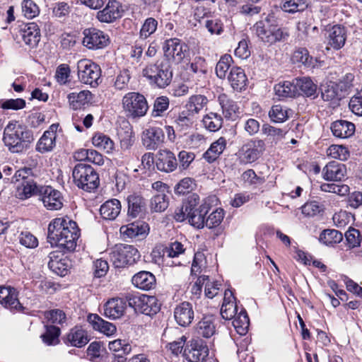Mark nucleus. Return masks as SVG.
Here are the masks:
<instances>
[{
	"label": "nucleus",
	"instance_id": "nucleus-59",
	"mask_svg": "<svg viewBox=\"0 0 362 362\" xmlns=\"http://www.w3.org/2000/svg\"><path fill=\"white\" fill-rule=\"evenodd\" d=\"M19 243L26 248L33 249L37 247V238L30 231H22L18 236Z\"/></svg>",
	"mask_w": 362,
	"mask_h": 362
},
{
	"label": "nucleus",
	"instance_id": "nucleus-14",
	"mask_svg": "<svg viewBox=\"0 0 362 362\" xmlns=\"http://www.w3.org/2000/svg\"><path fill=\"white\" fill-rule=\"evenodd\" d=\"M164 132L160 127H151L142 132L141 141L148 150L158 149L164 143Z\"/></svg>",
	"mask_w": 362,
	"mask_h": 362
},
{
	"label": "nucleus",
	"instance_id": "nucleus-10",
	"mask_svg": "<svg viewBox=\"0 0 362 362\" xmlns=\"http://www.w3.org/2000/svg\"><path fill=\"white\" fill-rule=\"evenodd\" d=\"M265 151V143L262 139H251L243 144L237 153L240 163L249 164L256 161Z\"/></svg>",
	"mask_w": 362,
	"mask_h": 362
},
{
	"label": "nucleus",
	"instance_id": "nucleus-24",
	"mask_svg": "<svg viewBox=\"0 0 362 362\" xmlns=\"http://www.w3.org/2000/svg\"><path fill=\"white\" fill-rule=\"evenodd\" d=\"M346 173L345 165L338 161L329 162L322 170L323 177L327 180L340 181L344 177Z\"/></svg>",
	"mask_w": 362,
	"mask_h": 362
},
{
	"label": "nucleus",
	"instance_id": "nucleus-21",
	"mask_svg": "<svg viewBox=\"0 0 362 362\" xmlns=\"http://www.w3.org/2000/svg\"><path fill=\"white\" fill-rule=\"evenodd\" d=\"M327 32V40L329 46L336 50L344 47L346 40V30L344 26L334 25Z\"/></svg>",
	"mask_w": 362,
	"mask_h": 362
},
{
	"label": "nucleus",
	"instance_id": "nucleus-9",
	"mask_svg": "<svg viewBox=\"0 0 362 362\" xmlns=\"http://www.w3.org/2000/svg\"><path fill=\"white\" fill-rule=\"evenodd\" d=\"M77 69L78 78L82 83L91 86L99 84L101 69L98 64L89 59H83L78 62Z\"/></svg>",
	"mask_w": 362,
	"mask_h": 362
},
{
	"label": "nucleus",
	"instance_id": "nucleus-48",
	"mask_svg": "<svg viewBox=\"0 0 362 362\" xmlns=\"http://www.w3.org/2000/svg\"><path fill=\"white\" fill-rule=\"evenodd\" d=\"M45 329V332L41 336L43 342L48 346L58 344L60 334L59 328L53 325H46Z\"/></svg>",
	"mask_w": 362,
	"mask_h": 362
},
{
	"label": "nucleus",
	"instance_id": "nucleus-40",
	"mask_svg": "<svg viewBox=\"0 0 362 362\" xmlns=\"http://www.w3.org/2000/svg\"><path fill=\"white\" fill-rule=\"evenodd\" d=\"M218 100L225 117L233 119L237 111L238 110L237 103L230 99L226 94L220 95Z\"/></svg>",
	"mask_w": 362,
	"mask_h": 362
},
{
	"label": "nucleus",
	"instance_id": "nucleus-62",
	"mask_svg": "<svg viewBox=\"0 0 362 362\" xmlns=\"http://www.w3.org/2000/svg\"><path fill=\"white\" fill-rule=\"evenodd\" d=\"M347 245L349 248L359 247L362 240V237L358 230L349 228L345 233Z\"/></svg>",
	"mask_w": 362,
	"mask_h": 362
},
{
	"label": "nucleus",
	"instance_id": "nucleus-32",
	"mask_svg": "<svg viewBox=\"0 0 362 362\" xmlns=\"http://www.w3.org/2000/svg\"><path fill=\"white\" fill-rule=\"evenodd\" d=\"M228 80L233 89L237 91L243 90L247 82L245 71L238 66H234L230 69Z\"/></svg>",
	"mask_w": 362,
	"mask_h": 362
},
{
	"label": "nucleus",
	"instance_id": "nucleus-15",
	"mask_svg": "<svg viewBox=\"0 0 362 362\" xmlns=\"http://www.w3.org/2000/svg\"><path fill=\"white\" fill-rule=\"evenodd\" d=\"M39 194L44 206L47 209L58 210L62 207V197L59 191L50 186H41Z\"/></svg>",
	"mask_w": 362,
	"mask_h": 362
},
{
	"label": "nucleus",
	"instance_id": "nucleus-54",
	"mask_svg": "<svg viewBox=\"0 0 362 362\" xmlns=\"http://www.w3.org/2000/svg\"><path fill=\"white\" fill-rule=\"evenodd\" d=\"M23 15L29 19L37 16L40 13L39 6L33 0H23L21 3Z\"/></svg>",
	"mask_w": 362,
	"mask_h": 362
},
{
	"label": "nucleus",
	"instance_id": "nucleus-5",
	"mask_svg": "<svg viewBox=\"0 0 362 362\" xmlns=\"http://www.w3.org/2000/svg\"><path fill=\"white\" fill-rule=\"evenodd\" d=\"M74 184L80 189L91 192L98 188L100 180L96 171L89 165L78 163L72 171Z\"/></svg>",
	"mask_w": 362,
	"mask_h": 362
},
{
	"label": "nucleus",
	"instance_id": "nucleus-2",
	"mask_svg": "<svg viewBox=\"0 0 362 362\" xmlns=\"http://www.w3.org/2000/svg\"><path fill=\"white\" fill-rule=\"evenodd\" d=\"M251 29L259 41L268 45L284 41L288 36L284 29L279 27L272 14H263Z\"/></svg>",
	"mask_w": 362,
	"mask_h": 362
},
{
	"label": "nucleus",
	"instance_id": "nucleus-27",
	"mask_svg": "<svg viewBox=\"0 0 362 362\" xmlns=\"http://www.w3.org/2000/svg\"><path fill=\"white\" fill-rule=\"evenodd\" d=\"M297 95H301L308 98H315L317 96V85L309 77L295 78Z\"/></svg>",
	"mask_w": 362,
	"mask_h": 362
},
{
	"label": "nucleus",
	"instance_id": "nucleus-46",
	"mask_svg": "<svg viewBox=\"0 0 362 362\" xmlns=\"http://www.w3.org/2000/svg\"><path fill=\"white\" fill-rule=\"evenodd\" d=\"M168 205V197L165 193H157L151 199V209L154 212L164 211Z\"/></svg>",
	"mask_w": 362,
	"mask_h": 362
},
{
	"label": "nucleus",
	"instance_id": "nucleus-29",
	"mask_svg": "<svg viewBox=\"0 0 362 362\" xmlns=\"http://www.w3.org/2000/svg\"><path fill=\"white\" fill-rule=\"evenodd\" d=\"M149 230L148 224L144 222H134L120 228V233L124 238H134L145 236Z\"/></svg>",
	"mask_w": 362,
	"mask_h": 362
},
{
	"label": "nucleus",
	"instance_id": "nucleus-36",
	"mask_svg": "<svg viewBox=\"0 0 362 362\" xmlns=\"http://www.w3.org/2000/svg\"><path fill=\"white\" fill-rule=\"evenodd\" d=\"M226 146V140L220 137L212 143L209 149L203 154V158L209 163H214L223 153Z\"/></svg>",
	"mask_w": 362,
	"mask_h": 362
},
{
	"label": "nucleus",
	"instance_id": "nucleus-42",
	"mask_svg": "<svg viewBox=\"0 0 362 362\" xmlns=\"http://www.w3.org/2000/svg\"><path fill=\"white\" fill-rule=\"evenodd\" d=\"M232 320L233 325L236 332L240 335L245 334L250 325V320L246 310L242 308Z\"/></svg>",
	"mask_w": 362,
	"mask_h": 362
},
{
	"label": "nucleus",
	"instance_id": "nucleus-35",
	"mask_svg": "<svg viewBox=\"0 0 362 362\" xmlns=\"http://www.w3.org/2000/svg\"><path fill=\"white\" fill-rule=\"evenodd\" d=\"M67 341L74 346L82 347L90 341L88 332L81 327H75L67 335Z\"/></svg>",
	"mask_w": 362,
	"mask_h": 362
},
{
	"label": "nucleus",
	"instance_id": "nucleus-41",
	"mask_svg": "<svg viewBox=\"0 0 362 362\" xmlns=\"http://www.w3.org/2000/svg\"><path fill=\"white\" fill-rule=\"evenodd\" d=\"M91 93L89 90H81L78 93L73 92L68 95L67 98L73 109H80L90 99Z\"/></svg>",
	"mask_w": 362,
	"mask_h": 362
},
{
	"label": "nucleus",
	"instance_id": "nucleus-20",
	"mask_svg": "<svg viewBox=\"0 0 362 362\" xmlns=\"http://www.w3.org/2000/svg\"><path fill=\"white\" fill-rule=\"evenodd\" d=\"M19 33L21 40L30 48L36 47L40 40V30L35 23L24 25Z\"/></svg>",
	"mask_w": 362,
	"mask_h": 362
},
{
	"label": "nucleus",
	"instance_id": "nucleus-52",
	"mask_svg": "<svg viewBox=\"0 0 362 362\" xmlns=\"http://www.w3.org/2000/svg\"><path fill=\"white\" fill-rule=\"evenodd\" d=\"M322 98L325 101H337L341 99V95L338 86L334 83H331L325 86L321 93Z\"/></svg>",
	"mask_w": 362,
	"mask_h": 362
},
{
	"label": "nucleus",
	"instance_id": "nucleus-7",
	"mask_svg": "<svg viewBox=\"0 0 362 362\" xmlns=\"http://www.w3.org/2000/svg\"><path fill=\"white\" fill-rule=\"evenodd\" d=\"M122 103L126 116L133 119L144 117L148 110L146 98L138 92L126 93L122 98Z\"/></svg>",
	"mask_w": 362,
	"mask_h": 362
},
{
	"label": "nucleus",
	"instance_id": "nucleus-57",
	"mask_svg": "<svg viewBox=\"0 0 362 362\" xmlns=\"http://www.w3.org/2000/svg\"><path fill=\"white\" fill-rule=\"evenodd\" d=\"M327 153L329 156L340 160H346L349 157L348 148L342 145H332Z\"/></svg>",
	"mask_w": 362,
	"mask_h": 362
},
{
	"label": "nucleus",
	"instance_id": "nucleus-3",
	"mask_svg": "<svg viewBox=\"0 0 362 362\" xmlns=\"http://www.w3.org/2000/svg\"><path fill=\"white\" fill-rule=\"evenodd\" d=\"M3 141L12 153H21L34 141L33 132L18 123L10 122L4 132Z\"/></svg>",
	"mask_w": 362,
	"mask_h": 362
},
{
	"label": "nucleus",
	"instance_id": "nucleus-33",
	"mask_svg": "<svg viewBox=\"0 0 362 362\" xmlns=\"http://www.w3.org/2000/svg\"><path fill=\"white\" fill-rule=\"evenodd\" d=\"M40 188L32 179L23 180L16 186V197L20 199H26L39 193Z\"/></svg>",
	"mask_w": 362,
	"mask_h": 362
},
{
	"label": "nucleus",
	"instance_id": "nucleus-11",
	"mask_svg": "<svg viewBox=\"0 0 362 362\" xmlns=\"http://www.w3.org/2000/svg\"><path fill=\"white\" fill-rule=\"evenodd\" d=\"M82 44L89 49H103L110 43L109 36L103 31L95 28H86L83 31Z\"/></svg>",
	"mask_w": 362,
	"mask_h": 362
},
{
	"label": "nucleus",
	"instance_id": "nucleus-55",
	"mask_svg": "<svg viewBox=\"0 0 362 362\" xmlns=\"http://www.w3.org/2000/svg\"><path fill=\"white\" fill-rule=\"evenodd\" d=\"M233 59L229 54H224L221 57L216 66V74L219 78H224L226 76L228 70L230 66Z\"/></svg>",
	"mask_w": 362,
	"mask_h": 362
},
{
	"label": "nucleus",
	"instance_id": "nucleus-38",
	"mask_svg": "<svg viewBox=\"0 0 362 362\" xmlns=\"http://www.w3.org/2000/svg\"><path fill=\"white\" fill-rule=\"evenodd\" d=\"M128 215L133 218L139 216L145 210L146 204L142 197L131 194L127 197Z\"/></svg>",
	"mask_w": 362,
	"mask_h": 362
},
{
	"label": "nucleus",
	"instance_id": "nucleus-12",
	"mask_svg": "<svg viewBox=\"0 0 362 362\" xmlns=\"http://www.w3.org/2000/svg\"><path fill=\"white\" fill-rule=\"evenodd\" d=\"M183 357L189 362H203L209 355V349L201 339H192L183 351Z\"/></svg>",
	"mask_w": 362,
	"mask_h": 362
},
{
	"label": "nucleus",
	"instance_id": "nucleus-37",
	"mask_svg": "<svg viewBox=\"0 0 362 362\" xmlns=\"http://www.w3.org/2000/svg\"><path fill=\"white\" fill-rule=\"evenodd\" d=\"M274 90L279 100L297 96L295 79L293 81L279 82L274 86Z\"/></svg>",
	"mask_w": 362,
	"mask_h": 362
},
{
	"label": "nucleus",
	"instance_id": "nucleus-25",
	"mask_svg": "<svg viewBox=\"0 0 362 362\" xmlns=\"http://www.w3.org/2000/svg\"><path fill=\"white\" fill-rule=\"evenodd\" d=\"M292 59L293 62L300 63L305 67L310 69L321 67L324 63L317 58L310 56L308 50L305 48L296 49L293 54Z\"/></svg>",
	"mask_w": 362,
	"mask_h": 362
},
{
	"label": "nucleus",
	"instance_id": "nucleus-39",
	"mask_svg": "<svg viewBox=\"0 0 362 362\" xmlns=\"http://www.w3.org/2000/svg\"><path fill=\"white\" fill-rule=\"evenodd\" d=\"M159 310L160 306L157 303V299L154 296H141L139 312L151 316L156 314Z\"/></svg>",
	"mask_w": 362,
	"mask_h": 362
},
{
	"label": "nucleus",
	"instance_id": "nucleus-16",
	"mask_svg": "<svg viewBox=\"0 0 362 362\" xmlns=\"http://www.w3.org/2000/svg\"><path fill=\"white\" fill-rule=\"evenodd\" d=\"M70 261L59 252H52L49 255L48 267L54 273L61 276L67 274L70 268Z\"/></svg>",
	"mask_w": 362,
	"mask_h": 362
},
{
	"label": "nucleus",
	"instance_id": "nucleus-22",
	"mask_svg": "<svg viewBox=\"0 0 362 362\" xmlns=\"http://www.w3.org/2000/svg\"><path fill=\"white\" fill-rule=\"evenodd\" d=\"M124 301L121 298H113L104 304L103 315L109 319L115 320L124 315Z\"/></svg>",
	"mask_w": 362,
	"mask_h": 362
},
{
	"label": "nucleus",
	"instance_id": "nucleus-58",
	"mask_svg": "<svg viewBox=\"0 0 362 362\" xmlns=\"http://www.w3.org/2000/svg\"><path fill=\"white\" fill-rule=\"evenodd\" d=\"M169 99L166 96L158 97L153 103V108L152 110V116L153 117H158L163 116L164 112H165L169 107Z\"/></svg>",
	"mask_w": 362,
	"mask_h": 362
},
{
	"label": "nucleus",
	"instance_id": "nucleus-30",
	"mask_svg": "<svg viewBox=\"0 0 362 362\" xmlns=\"http://www.w3.org/2000/svg\"><path fill=\"white\" fill-rule=\"evenodd\" d=\"M108 347L114 353V362H126L127 358L124 356L130 354L132 351L131 345L122 339L110 341Z\"/></svg>",
	"mask_w": 362,
	"mask_h": 362
},
{
	"label": "nucleus",
	"instance_id": "nucleus-34",
	"mask_svg": "<svg viewBox=\"0 0 362 362\" xmlns=\"http://www.w3.org/2000/svg\"><path fill=\"white\" fill-rule=\"evenodd\" d=\"M120 211L121 203L116 199H112L105 202L100 208V215L106 220H115Z\"/></svg>",
	"mask_w": 362,
	"mask_h": 362
},
{
	"label": "nucleus",
	"instance_id": "nucleus-13",
	"mask_svg": "<svg viewBox=\"0 0 362 362\" xmlns=\"http://www.w3.org/2000/svg\"><path fill=\"white\" fill-rule=\"evenodd\" d=\"M163 49L168 59H172L176 63H180L185 57L188 47L178 38H170L165 41Z\"/></svg>",
	"mask_w": 362,
	"mask_h": 362
},
{
	"label": "nucleus",
	"instance_id": "nucleus-63",
	"mask_svg": "<svg viewBox=\"0 0 362 362\" xmlns=\"http://www.w3.org/2000/svg\"><path fill=\"white\" fill-rule=\"evenodd\" d=\"M349 107L356 115L362 116V89L351 98Z\"/></svg>",
	"mask_w": 362,
	"mask_h": 362
},
{
	"label": "nucleus",
	"instance_id": "nucleus-50",
	"mask_svg": "<svg viewBox=\"0 0 362 362\" xmlns=\"http://www.w3.org/2000/svg\"><path fill=\"white\" fill-rule=\"evenodd\" d=\"M225 213L223 209L218 208L214 210L208 216L205 218L204 226L208 228H214L218 227L223 220Z\"/></svg>",
	"mask_w": 362,
	"mask_h": 362
},
{
	"label": "nucleus",
	"instance_id": "nucleus-18",
	"mask_svg": "<svg viewBox=\"0 0 362 362\" xmlns=\"http://www.w3.org/2000/svg\"><path fill=\"white\" fill-rule=\"evenodd\" d=\"M156 164L158 170L165 173L173 172L178 165L175 154L168 149H163L158 151Z\"/></svg>",
	"mask_w": 362,
	"mask_h": 362
},
{
	"label": "nucleus",
	"instance_id": "nucleus-28",
	"mask_svg": "<svg viewBox=\"0 0 362 362\" xmlns=\"http://www.w3.org/2000/svg\"><path fill=\"white\" fill-rule=\"evenodd\" d=\"M132 282L134 286L144 291L154 288L156 284L155 276L147 271H141L135 274L132 278Z\"/></svg>",
	"mask_w": 362,
	"mask_h": 362
},
{
	"label": "nucleus",
	"instance_id": "nucleus-51",
	"mask_svg": "<svg viewBox=\"0 0 362 362\" xmlns=\"http://www.w3.org/2000/svg\"><path fill=\"white\" fill-rule=\"evenodd\" d=\"M93 144L101 149L109 152L114 148L113 141L107 136L102 133H96L92 138Z\"/></svg>",
	"mask_w": 362,
	"mask_h": 362
},
{
	"label": "nucleus",
	"instance_id": "nucleus-26",
	"mask_svg": "<svg viewBox=\"0 0 362 362\" xmlns=\"http://www.w3.org/2000/svg\"><path fill=\"white\" fill-rule=\"evenodd\" d=\"M332 134L339 139H346L354 135L355 124L349 121L339 119L333 122L330 127Z\"/></svg>",
	"mask_w": 362,
	"mask_h": 362
},
{
	"label": "nucleus",
	"instance_id": "nucleus-19",
	"mask_svg": "<svg viewBox=\"0 0 362 362\" xmlns=\"http://www.w3.org/2000/svg\"><path fill=\"white\" fill-rule=\"evenodd\" d=\"M194 317L193 307L189 302H182L177 305L174 309V318L180 326L187 327L189 325Z\"/></svg>",
	"mask_w": 362,
	"mask_h": 362
},
{
	"label": "nucleus",
	"instance_id": "nucleus-44",
	"mask_svg": "<svg viewBox=\"0 0 362 362\" xmlns=\"http://www.w3.org/2000/svg\"><path fill=\"white\" fill-rule=\"evenodd\" d=\"M207 98L202 95H192L189 98L185 107L192 116L199 112L207 103Z\"/></svg>",
	"mask_w": 362,
	"mask_h": 362
},
{
	"label": "nucleus",
	"instance_id": "nucleus-64",
	"mask_svg": "<svg viewBox=\"0 0 362 362\" xmlns=\"http://www.w3.org/2000/svg\"><path fill=\"white\" fill-rule=\"evenodd\" d=\"M52 9L53 16L57 18H64L71 12L70 6L64 1L55 3Z\"/></svg>",
	"mask_w": 362,
	"mask_h": 362
},
{
	"label": "nucleus",
	"instance_id": "nucleus-43",
	"mask_svg": "<svg viewBox=\"0 0 362 362\" xmlns=\"http://www.w3.org/2000/svg\"><path fill=\"white\" fill-rule=\"evenodd\" d=\"M343 240V235L334 229H325L320 235L319 241L327 246H333Z\"/></svg>",
	"mask_w": 362,
	"mask_h": 362
},
{
	"label": "nucleus",
	"instance_id": "nucleus-31",
	"mask_svg": "<svg viewBox=\"0 0 362 362\" xmlns=\"http://www.w3.org/2000/svg\"><path fill=\"white\" fill-rule=\"evenodd\" d=\"M88 322L95 330L99 331L107 336L112 335L117 330L115 325L105 321L97 314L88 315Z\"/></svg>",
	"mask_w": 362,
	"mask_h": 362
},
{
	"label": "nucleus",
	"instance_id": "nucleus-60",
	"mask_svg": "<svg viewBox=\"0 0 362 362\" xmlns=\"http://www.w3.org/2000/svg\"><path fill=\"white\" fill-rule=\"evenodd\" d=\"M320 189L325 192H332L340 196H344L349 192V187L346 185H338L335 183H324Z\"/></svg>",
	"mask_w": 362,
	"mask_h": 362
},
{
	"label": "nucleus",
	"instance_id": "nucleus-53",
	"mask_svg": "<svg viewBox=\"0 0 362 362\" xmlns=\"http://www.w3.org/2000/svg\"><path fill=\"white\" fill-rule=\"evenodd\" d=\"M158 27V21L154 18L149 17L146 18L139 32V37L141 40H145L153 34Z\"/></svg>",
	"mask_w": 362,
	"mask_h": 362
},
{
	"label": "nucleus",
	"instance_id": "nucleus-6",
	"mask_svg": "<svg viewBox=\"0 0 362 362\" xmlns=\"http://www.w3.org/2000/svg\"><path fill=\"white\" fill-rule=\"evenodd\" d=\"M140 258L138 250L130 245H116L109 252V259L115 268H124Z\"/></svg>",
	"mask_w": 362,
	"mask_h": 362
},
{
	"label": "nucleus",
	"instance_id": "nucleus-56",
	"mask_svg": "<svg viewBox=\"0 0 362 362\" xmlns=\"http://www.w3.org/2000/svg\"><path fill=\"white\" fill-rule=\"evenodd\" d=\"M197 332L199 336L209 338L215 333V326L211 320L204 318L197 324Z\"/></svg>",
	"mask_w": 362,
	"mask_h": 362
},
{
	"label": "nucleus",
	"instance_id": "nucleus-4",
	"mask_svg": "<svg viewBox=\"0 0 362 362\" xmlns=\"http://www.w3.org/2000/svg\"><path fill=\"white\" fill-rule=\"evenodd\" d=\"M151 84L160 88L167 87L173 78V71L169 63L166 61H157L154 64H148L142 71Z\"/></svg>",
	"mask_w": 362,
	"mask_h": 362
},
{
	"label": "nucleus",
	"instance_id": "nucleus-49",
	"mask_svg": "<svg viewBox=\"0 0 362 362\" xmlns=\"http://www.w3.org/2000/svg\"><path fill=\"white\" fill-rule=\"evenodd\" d=\"M49 133H44L37 143L36 151L44 153L52 151L56 145V139L49 136Z\"/></svg>",
	"mask_w": 362,
	"mask_h": 362
},
{
	"label": "nucleus",
	"instance_id": "nucleus-61",
	"mask_svg": "<svg viewBox=\"0 0 362 362\" xmlns=\"http://www.w3.org/2000/svg\"><path fill=\"white\" fill-rule=\"evenodd\" d=\"M71 69L69 65L62 64L56 69L55 78L57 81L61 85H65L70 81Z\"/></svg>",
	"mask_w": 362,
	"mask_h": 362
},
{
	"label": "nucleus",
	"instance_id": "nucleus-45",
	"mask_svg": "<svg viewBox=\"0 0 362 362\" xmlns=\"http://www.w3.org/2000/svg\"><path fill=\"white\" fill-rule=\"evenodd\" d=\"M204 127L210 132L219 130L223 125L222 117L216 112H209L202 119Z\"/></svg>",
	"mask_w": 362,
	"mask_h": 362
},
{
	"label": "nucleus",
	"instance_id": "nucleus-1",
	"mask_svg": "<svg viewBox=\"0 0 362 362\" xmlns=\"http://www.w3.org/2000/svg\"><path fill=\"white\" fill-rule=\"evenodd\" d=\"M79 236L77 223L69 218H56L48 226L47 242L63 252L74 251Z\"/></svg>",
	"mask_w": 362,
	"mask_h": 362
},
{
	"label": "nucleus",
	"instance_id": "nucleus-23",
	"mask_svg": "<svg viewBox=\"0 0 362 362\" xmlns=\"http://www.w3.org/2000/svg\"><path fill=\"white\" fill-rule=\"evenodd\" d=\"M0 303L11 310H18L21 307L16 289L11 287L0 286Z\"/></svg>",
	"mask_w": 362,
	"mask_h": 362
},
{
	"label": "nucleus",
	"instance_id": "nucleus-47",
	"mask_svg": "<svg viewBox=\"0 0 362 362\" xmlns=\"http://www.w3.org/2000/svg\"><path fill=\"white\" fill-rule=\"evenodd\" d=\"M291 110L281 105H273L269 112V116L274 122H283L288 118Z\"/></svg>",
	"mask_w": 362,
	"mask_h": 362
},
{
	"label": "nucleus",
	"instance_id": "nucleus-17",
	"mask_svg": "<svg viewBox=\"0 0 362 362\" xmlns=\"http://www.w3.org/2000/svg\"><path fill=\"white\" fill-rule=\"evenodd\" d=\"M122 6L117 0H109L105 7L97 13V18L103 23H112L122 17Z\"/></svg>",
	"mask_w": 362,
	"mask_h": 362
},
{
	"label": "nucleus",
	"instance_id": "nucleus-8",
	"mask_svg": "<svg viewBox=\"0 0 362 362\" xmlns=\"http://www.w3.org/2000/svg\"><path fill=\"white\" fill-rule=\"evenodd\" d=\"M199 201V197L197 194H192L189 196L185 211H189L187 214L189 223L195 228H202L204 226L205 216L209 210V205L205 203L197 207Z\"/></svg>",
	"mask_w": 362,
	"mask_h": 362
}]
</instances>
